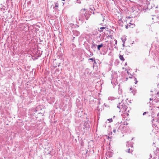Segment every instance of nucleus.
Wrapping results in <instances>:
<instances>
[{"label":"nucleus","instance_id":"obj_12","mask_svg":"<svg viewBox=\"0 0 159 159\" xmlns=\"http://www.w3.org/2000/svg\"><path fill=\"white\" fill-rule=\"evenodd\" d=\"M146 114V112H144V113H143V115H145V114Z\"/></svg>","mask_w":159,"mask_h":159},{"label":"nucleus","instance_id":"obj_7","mask_svg":"<svg viewBox=\"0 0 159 159\" xmlns=\"http://www.w3.org/2000/svg\"><path fill=\"white\" fill-rule=\"evenodd\" d=\"M108 37H109V38H110L111 39H112V36L111 35H110L109 36H108Z\"/></svg>","mask_w":159,"mask_h":159},{"label":"nucleus","instance_id":"obj_11","mask_svg":"<svg viewBox=\"0 0 159 159\" xmlns=\"http://www.w3.org/2000/svg\"><path fill=\"white\" fill-rule=\"evenodd\" d=\"M129 150H130V149H128V153H129V152H130Z\"/></svg>","mask_w":159,"mask_h":159},{"label":"nucleus","instance_id":"obj_13","mask_svg":"<svg viewBox=\"0 0 159 159\" xmlns=\"http://www.w3.org/2000/svg\"><path fill=\"white\" fill-rule=\"evenodd\" d=\"M127 73H128V74H129V72L128 71H127Z\"/></svg>","mask_w":159,"mask_h":159},{"label":"nucleus","instance_id":"obj_2","mask_svg":"<svg viewBox=\"0 0 159 159\" xmlns=\"http://www.w3.org/2000/svg\"><path fill=\"white\" fill-rule=\"evenodd\" d=\"M119 58L122 61H124L125 60V59L124 58V57L122 55H120Z\"/></svg>","mask_w":159,"mask_h":159},{"label":"nucleus","instance_id":"obj_1","mask_svg":"<svg viewBox=\"0 0 159 159\" xmlns=\"http://www.w3.org/2000/svg\"><path fill=\"white\" fill-rule=\"evenodd\" d=\"M129 24H131V23H129ZM134 26V24L131 25H128L127 24V26H126V28L127 29L128 28L130 29L131 28H133Z\"/></svg>","mask_w":159,"mask_h":159},{"label":"nucleus","instance_id":"obj_14","mask_svg":"<svg viewBox=\"0 0 159 159\" xmlns=\"http://www.w3.org/2000/svg\"><path fill=\"white\" fill-rule=\"evenodd\" d=\"M159 93V92H158V93H157V94H158Z\"/></svg>","mask_w":159,"mask_h":159},{"label":"nucleus","instance_id":"obj_10","mask_svg":"<svg viewBox=\"0 0 159 159\" xmlns=\"http://www.w3.org/2000/svg\"><path fill=\"white\" fill-rule=\"evenodd\" d=\"M89 60H91L93 61V58H89Z\"/></svg>","mask_w":159,"mask_h":159},{"label":"nucleus","instance_id":"obj_9","mask_svg":"<svg viewBox=\"0 0 159 159\" xmlns=\"http://www.w3.org/2000/svg\"><path fill=\"white\" fill-rule=\"evenodd\" d=\"M134 79L136 80V82L135 83V84H136L137 82V81L136 80V78H134Z\"/></svg>","mask_w":159,"mask_h":159},{"label":"nucleus","instance_id":"obj_8","mask_svg":"<svg viewBox=\"0 0 159 159\" xmlns=\"http://www.w3.org/2000/svg\"><path fill=\"white\" fill-rule=\"evenodd\" d=\"M107 120H109V121H112V119H108Z\"/></svg>","mask_w":159,"mask_h":159},{"label":"nucleus","instance_id":"obj_5","mask_svg":"<svg viewBox=\"0 0 159 159\" xmlns=\"http://www.w3.org/2000/svg\"><path fill=\"white\" fill-rule=\"evenodd\" d=\"M58 7V4L57 3H56L55 5V7H54L55 8H57V7Z\"/></svg>","mask_w":159,"mask_h":159},{"label":"nucleus","instance_id":"obj_6","mask_svg":"<svg viewBox=\"0 0 159 159\" xmlns=\"http://www.w3.org/2000/svg\"><path fill=\"white\" fill-rule=\"evenodd\" d=\"M130 18V17H126L125 20H128V19H129Z\"/></svg>","mask_w":159,"mask_h":159},{"label":"nucleus","instance_id":"obj_3","mask_svg":"<svg viewBox=\"0 0 159 159\" xmlns=\"http://www.w3.org/2000/svg\"><path fill=\"white\" fill-rule=\"evenodd\" d=\"M103 46V44L102 43H101V44L98 45V50H100V48L102 47Z\"/></svg>","mask_w":159,"mask_h":159},{"label":"nucleus","instance_id":"obj_15","mask_svg":"<svg viewBox=\"0 0 159 159\" xmlns=\"http://www.w3.org/2000/svg\"><path fill=\"white\" fill-rule=\"evenodd\" d=\"M62 1H65V0H61Z\"/></svg>","mask_w":159,"mask_h":159},{"label":"nucleus","instance_id":"obj_4","mask_svg":"<svg viewBox=\"0 0 159 159\" xmlns=\"http://www.w3.org/2000/svg\"><path fill=\"white\" fill-rule=\"evenodd\" d=\"M100 29L101 30H98V31H99V32H101L102 31H103V30H105L106 29V27H102L100 28Z\"/></svg>","mask_w":159,"mask_h":159}]
</instances>
